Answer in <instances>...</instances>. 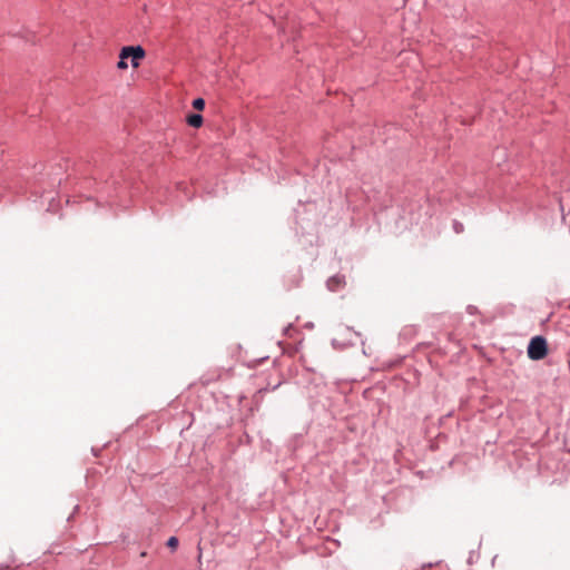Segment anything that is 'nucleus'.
I'll return each instance as SVG.
<instances>
[{
    "label": "nucleus",
    "instance_id": "f257e3e1",
    "mask_svg": "<svg viewBox=\"0 0 570 570\" xmlns=\"http://www.w3.org/2000/svg\"><path fill=\"white\" fill-rule=\"evenodd\" d=\"M548 354V344L544 337L534 336L528 345V356L533 361L542 360Z\"/></svg>",
    "mask_w": 570,
    "mask_h": 570
},
{
    "label": "nucleus",
    "instance_id": "f03ea898",
    "mask_svg": "<svg viewBox=\"0 0 570 570\" xmlns=\"http://www.w3.org/2000/svg\"><path fill=\"white\" fill-rule=\"evenodd\" d=\"M145 55H146V52H145L142 47H140V46H136V47L128 46V47H124L120 50L119 58H122V59L130 58L131 59V66L134 68H138L139 61L142 58H145Z\"/></svg>",
    "mask_w": 570,
    "mask_h": 570
},
{
    "label": "nucleus",
    "instance_id": "7ed1b4c3",
    "mask_svg": "<svg viewBox=\"0 0 570 570\" xmlns=\"http://www.w3.org/2000/svg\"><path fill=\"white\" fill-rule=\"evenodd\" d=\"M187 122L194 128H199L203 125V117L198 114H191L187 117Z\"/></svg>",
    "mask_w": 570,
    "mask_h": 570
},
{
    "label": "nucleus",
    "instance_id": "20e7f679",
    "mask_svg": "<svg viewBox=\"0 0 570 570\" xmlns=\"http://www.w3.org/2000/svg\"><path fill=\"white\" fill-rule=\"evenodd\" d=\"M193 107L196 110H203L205 107V100L203 98H197L193 101Z\"/></svg>",
    "mask_w": 570,
    "mask_h": 570
},
{
    "label": "nucleus",
    "instance_id": "39448f33",
    "mask_svg": "<svg viewBox=\"0 0 570 570\" xmlns=\"http://www.w3.org/2000/svg\"><path fill=\"white\" fill-rule=\"evenodd\" d=\"M167 546L170 549H176L178 547V539L176 537H170L167 541Z\"/></svg>",
    "mask_w": 570,
    "mask_h": 570
},
{
    "label": "nucleus",
    "instance_id": "423d86ee",
    "mask_svg": "<svg viewBox=\"0 0 570 570\" xmlns=\"http://www.w3.org/2000/svg\"><path fill=\"white\" fill-rule=\"evenodd\" d=\"M117 67L121 70L127 69L128 65L126 62V59L120 58V60L117 63Z\"/></svg>",
    "mask_w": 570,
    "mask_h": 570
}]
</instances>
